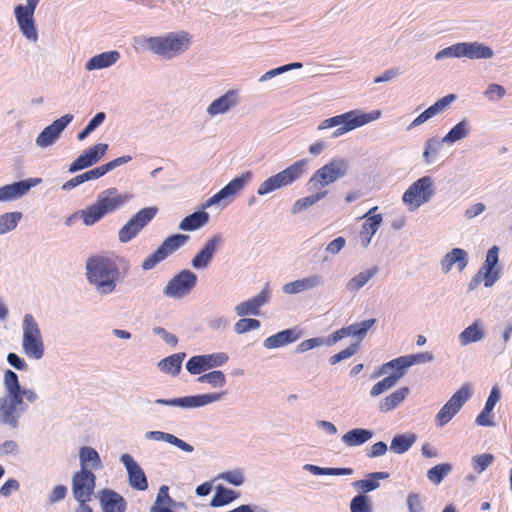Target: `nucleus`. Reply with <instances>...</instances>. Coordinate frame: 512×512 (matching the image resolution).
<instances>
[{
  "mask_svg": "<svg viewBox=\"0 0 512 512\" xmlns=\"http://www.w3.org/2000/svg\"><path fill=\"white\" fill-rule=\"evenodd\" d=\"M79 216L82 218L86 226H91L102 219L105 214L97 202L88 208L79 211Z\"/></svg>",
  "mask_w": 512,
  "mask_h": 512,
  "instance_id": "55",
  "label": "nucleus"
},
{
  "mask_svg": "<svg viewBox=\"0 0 512 512\" xmlns=\"http://www.w3.org/2000/svg\"><path fill=\"white\" fill-rule=\"evenodd\" d=\"M2 384L4 395L0 397V425L17 429L20 418L38 396L33 389L21 387L18 375L10 369L4 372Z\"/></svg>",
  "mask_w": 512,
  "mask_h": 512,
  "instance_id": "2",
  "label": "nucleus"
},
{
  "mask_svg": "<svg viewBox=\"0 0 512 512\" xmlns=\"http://www.w3.org/2000/svg\"><path fill=\"white\" fill-rule=\"evenodd\" d=\"M146 440L152 441H163L170 445L176 446L180 450L186 453H192L194 451V447L189 443L181 440L173 434L163 432V431H148L144 435Z\"/></svg>",
  "mask_w": 512,
  "mask_h": 512,
  "instance_id": "36",
  "label": "nucleus"
},
{
  "mask_svg": "<svg viewBox=\"0 0 512 512\" xmlns=\"http://www.w3.org/2000/svg\"><path fill=\"white\" fill-rule=\"evenodd\" d=\"M389 477L387 472H372L367 474L365 479L353 482V487L362 495L374 491L380 487L379 480H384Z\"/></svg>",
  "mask_w": 512,
  "mask_h": 512,
  "instance_id": "39",
  "label": "nucleus"
},
{
  "mask_svg": "<svg viewBox=\"0 0 512 512\" xmlns=\"http://www.w3.org/2000/svg\"><path fill=\"white\" fill-rule=\"evenodd\" d=\"M444 145L443 138L431 137L424 143L423 161L426 165H431L438 158L439 153Z\"/></svg>",
  "mask_w": 512,
  "mask_h": 512,
  "instance_id": "44",
  "label": "nucleus"
},
{
  "mask_svg": "<svg viewBox=\"0 0 512 512\" xmlns=\"http://www.w3.org/2000/svg\"><path fill=\"white\" fill-rule=\"evenodd\" d=\"M374 436V432L365 428H354L342 435V442L348 447L363 445Z\"/></svg>",
  "mask_w": 512,
  "mask_h": 512,
  "instance_id": "38",
  "label": "nucleus"
},
{
  "mask_svg": "<svg viewBox=\"0 0 512 512\" xmlns=\"http://www.w3.org/2000/svg\"><path fill=\"white\" fill-rule=\"evenodd\" d=\"M456 99L454 94H449L441 99L437 100L433 105L428 107L425 111H423L420 115H418L407 127L408 130H411L415 127H418L428 121L429 119L435 117L436 115L443 113L447 110L450 104Z\"/></svg>",
  "mask_w": 512,
  "mask_h": 512,
  "instance_id": "29",
  "label": "nucleus"
},
{
  "mask_svg": "<svg viewBox=\"0 0 512 512\" xmlns=\"http://www.w3.org/2000/svg\"><path fill=\"white\" fill-rule=\"evenodd\" d=\"M260 321L254 318H244L239 319L234 325V331L236 334H244L246 332L256 330L260 328Z\"/></svg>",
  "mask_w": 512,
  "mask_h": 512,
  "instance_id": "60",
  "label": "nucleus"
},
{
  "mask_svg": "<svg viewBox=\"0 0 512 512\" xmlns=\"http://www.w3.org/2000/svg\"><path fill=\"white\" fill-rule=\"evenodd\" d=\"M120 462L123 464L127 471L129 485L133 489L139 491L146 490L148 488L146 475L139 464L133 459V457L130 454L125 453L120 457Z\"/></svg>",
  "mask_w": 512,
  "mask_h": 512,
  "instance_id": "25",
  "label": "nucleus"
},
{
  "mask_svg": "<svg viewBox=\"0 0 512 512\" xmlns=\"http://www.w3.org/2000/svg\"><path fill=\"white\" fill-rule=\"evenodd\" d=\"M408 394V387H402L392 392L391 394L380 400L379 410L383 413H387L394 410L407 398Z\"/></svg>",
  "mask_w": 512,
  "mask_h": 512,
  "instance_id": "41",
  "label": "nucleus"
},
{
  "mask_svg": "<svg viewBox=\"0 0 512 512\" xmlns=\"http://www.w3.org/2000/svg\"><path fill=\"white\" fill-rule=\"evenodd\" d=\"M218 479L234 486H241L245 481V475L242 469H234L220 473Z\"/></svg>",
  "mask_w": 512,
  "mask_h": 512,
  "instance_id": "59",
  "label": "nucleus"
},
{
  "mask_svg": "<svg viewBox=\"0 0 512 512\" xmlns=\"http://www.w3.org/2000/svg\"><path fill=\"white\" fill-rule=\"evenodd\" d=\"M73 118L74 116L72 114H65L54 120L37 136L35 140L36 145L40 148H47L54 145L60 138L61 133L72 122Z\"/></svg>",
  "mask_w": 512,
  "mask_h": 512,
  "instance_id": "19",
  "label": "nucleus"
},
{
  "mask_svg": "<svg viewBox=\"0 0 512 512\" xmlns=\"http://www.w3.org/2000/svg\"><path fill=\"white\" fill-rule=\"evenodd\" d=\"M357 350H358V343L351 344L344 350L331 356L329 358V362L331 365H335L343 360H346V359L352 357L354 354H356Z\"/></svg>",
  "mask_w": 512,
  "mask_h": 512,
  "instance_id": "64",
  "label": "nucleus"
},
{
  "mask_svg": "<svg viewBox=\"0 0 512 512\" xmlns=\"http://www.w3.org/2000/svg\"><path fill=\"white\" fill-rule=\"evenodd\" d=\"M434 195V183L430 176H423L413 182L402 196L409 211H415L429 202Z\"/></svg>",
  "mask_w": 512,
  "mask_h": 512,
  "instance_id": "10",
  "label": "nucleus"
},
{
  "mask_svg": "<svg viewBox=\"0 0 512 512\" xmlns=\"http://www.w3.org/2000/svg\"><path fill=\"white\" fill-rule=\"evenodd\" d=\"M129 268V261L124 257L97 255L87 259L85 276L95 292L103 297L117 290L118 282L126 276Z\"/></svg>",
  "mask_w": 512,
  "mask_h": 512,
  "instance_id": "1",
  "label": "nucleus"
},
{
  "mask_svg": "<svg viewBox=\"0 0 512 512\" xmlns=\"http://www.w3.org/2000/svg\"><path fill=\"white\" fill-rule=\"evenodd\" d=\"M98 162H99V160L96 159L94 157V155L88 149H86L85 151H83V153L78 158H76L70 164L68 171L70 173H75L77 171L91 167Z\"/></svg>",
  "mask_w": 512,
  "mask_h": 512,
  "instance_id": "54",
  "label": "nucleus"
},
{
  "mask_svg": "<svg viewBox=\"0 0 512 512\" xmlns=\"http://www.w3.org/2000/svg\"><path fill=\"white\" fill-rule=\"evenodd\" d=\"M403 377V373H392L388 374L387 377L383 378L382 380L378 381L376 384L373 385V387L370 390V396L371 397H377L384 392L390 390L396 384L400 381V379Z\"/></svg>",
  "mask_w": 512,
  "mask_h": 512,
  "instance_id": "47",
  "label": "nucleus"
},
{
  "mask_svg": "<svg viewBox=\"0 0 512 512\" xmlns=\"http://www.w3.org/2000/svg\"><path fill=\"white\" fill-rule=\"evenodd\" d=\"M239 104V93L237 90H228L220 97L214 99L206 108V114L216 117L229 113Z\"/></svg>",
  "mask_w": 512,
  "mask_h": 512,
  "instance_id": "26",
  "label": "nucleus"
},
{
  "mask_svg": "<svg viewBox=\"0 0 512 512\" xmlns=\"http://www.w3.org/2000/svg\"><path fill=\"white\" fill-rule=\"evenodd\" d=\"M381 115L382 113L380 110H373L371 112H363L358 109L350 110L346 113L321 121L317 129L318 131H322L330 128H336L332 133V137L337 138L352 130L378 120Z\"/></svg>",
  "mask_w": 512,
  "mask_h": 512,
  "instance_id": "5",
  "label": "nucleus"
},
{
  "mask_svg": "<svg viewBox=\"0 0 512 512\" xmlns=\"http://www.w3.org/2000/svg\"><path fill=\"white\" fill-rule=\"evenodd\" d=\"M468 261V253L464 249L453 248L443 256L440 267L444 274H448L454 266L459 272H462L467 267Z\"/></svg>",
  "mask_w": 512,
  "mask_h": 512,
  "instance_id": "31",
  "label": "nucleus"
},
{
  "mask_svg": "<svg viewBox=\"0 0 512 512\" xmlns=\"http://www.w3.org/2000/svg\"><path fill=\"white\" fill-rule=\"evenodd\" d=\"M223 235L221 233H215L208 238L201 249L194 255L191 260V266L195 270H206L217 251L223 244Z\"/></svg>",
  "mask_w": 512,
  "mask_h": 512,
  "instance_id": "18",
  "label": "nucleus"
},
{
  "mask_svg": "<svg viewBox=\"0 0 512 512\" xmlns=\"http://www.w3.org/2000/svg\"><path fill=\"white\" fill-rule=\"evenodd\" d=\"M407 363L405 356L398 357L393 359L385 364H383L380 369L372 375V378L380 377L383 375H390V372L394 370V373H403L405 375V370L407 369Z\"/></svg>",
  "mask_w": 512,
  "mask_h": 512,
  "instance_id": "49",
  "label": "nucleus"
},
{
  "mask_svg": "<svg viewBox=\"0 0 512 512\" xmlns=\"http://www.w3.org/2000/svg\"><path fill=\"white\" fill-rule=\"evenodd\" d=\"M120 53L116 50L102 52L91 57L85 63L86 71L106 69L116 64L120 59Z\"/></svg>",
  "mask_w": 512,
  "mask_h": 512,
  "instance_id": "34",
  "label": "nucleus"
},
{
  "mask_svg": "<svg viewBox=\"0 0 512 512\" xmlns=\"http://www.w3.org/2000/svg\"><path fill=\"white\" fill-rule=\"evenodd\" d=\"M131 197L130 194H120L116 188H108L98 194L96 202L107 215L122 208Z\"/></svg>",
  "mask_w": 512,
  "mask_h": 512,
  "instance_id": "24",
  "label": "nucleus"
},
{
  "mask_svg": "<svg viewBox=\"0 0 512 512\" xmlns=\"http://www.w3.org/2000/svg\"><path fill=\"white\" fill-rule=\"evenodd\" d=\"M185 356L186 354L184 352L172 354L160 360L157 364V367L165 374L176 376L181 370L182 362Z\"/></svg>",
  "mask_w": 512,
  "mask_h": 512,
  "instance_id": "43",
  "label": "nucleus"
},
{
  "mask_svg": "<svg viewBox=\"0 0 512 512\" xmlns=\"http://www.w3.org/2000/svg\"><path fill=\"white\" fill-rule=\"evenodd\" d=\"M193 36L186 30L165 32L155 36H137L133 38V47L148 52L161 59L170 61L189 51Z\"/></svg>",
  "mask_w": 512,
  "mask_h": 512,
  "instance_id": "3",
  "label": "nucleus"
},
{
  "mask_svg": "<svg viewBox=\"0 0 512 512\" xmlns=\"http://www.w3.org/2000/svg\"><path fill=\"white\" fill-rule=\"evenodd\" d=\"M40 0H26L25 4H18L14 8V15L22 35L33 43L38 40L34 13Z\"/></svg>",
  "mask_w": 512,
  "mask_h": 512,
  "instance_id": "14",
  "label": "nucleus"
},
{
  "mask_svg": "<svg viewBox=\"0 0 512 512\" xmlns=\"http://www.w3.org/2000/svg\"><path fill=\"white\" fill-rule=\"evenodd\" d=\"M98 162H99V160L96 159L94 157V155L88 149H86L85 151H83V153L78 158H76L70 164L68 171L70 173H75L77 171L91 167Z\"/></svg>",
  "mask_w": 512,
  "mask_h": 512,
  "instance_id": "53",
  "label": "nucleus"
},
{
  "mask_svg": "<svg viewBox=\"0 0 512 512\" xmlns=\"http://www.w3.org/2000/svg\"><path fill=\"white\" fill-rule=\"evenodd\" d=\"M302 68V63L300 62H294V63H289V64H286V65H283V66H280V67H277L275 69H272V70H269L267 72H265L260 78H259V82H266V81H269L271 79H274L286 72H289L291 70H294V69H300Z\"/></svg>",
  "mask_w": 512,
  "mask_h": 512,
  "instance_id": "57",
  "label": "nucleus"
},
{
  "mask_svg": "<svg viewBox=\"0 0 512 512\" xmlns=\"http://www.w3.org/2000/svg\"><path fill=\"white\" fill-rule=\"evenodd\" d=\"M382 221L383 217L381 214L368 216L367 219H365L359 232V241L363 248H367L370 245L372 238L379 230Z\"/></svg>",
  "mask_w": 512,
  "mask_h": 512,
  "instance_id": "35",
  "label": "nucleus"
},
{
  "mask_svg": "<svg viewBox=\"0 0 512 512\" xmlns=\"http://www.w3.org/2000/svg\"><path fill=\"white\" fill-rule=\"evenodd\" d=\"M324 285V279L320 274H310L301 279L288 282L282 286L283 293L295 295L305 291L314 290Z\"/></svg>",
  "mask_w": 512,
  "mask_h": 512,
  "instance_id": "28",
  "label": "nucleus"
},
{
  "mask_svg": "<svg viewBox=\"0 0 512 512\" xmlns=\"http://www.w3.org/2000/svg\"><path fill=\"white\" fill-rule=\"evenodd\" d=\"M190 237L185 234H174L166 238L155 252L146 257L141 268L144 271L152 270L157 264L176 252L180 247L189 241Z\"/></svg>",
  "mask_w": 512,
  "mask_h": 512,
  "instance_id": "15",
  "label": "nucleus"
},
{
  "mask_svg": "<svg viewBox=\"0 0 512 512\" xmlns=\"http://www.w3.org/2000/svg\"><path fill=\"white\" fill-rule=\"evenodd\" d=\"M327 193L328 192L326 190L318 191L314 194L296 200L292 205L291 213L298 214L303 210L310 208L311 206L322 200L327 195Z\"/></svg>",
  "mask_w": 512,
  "mask_h": 512,
  "instance_id": "48",
  "label": "nucleus"
},
{
  "mask_svg": "<svg viewBox=\"0 0 512 512\" xmlns=\"http://www.w3.org/2000/svg\"><path fill=\"white\" fill-rule=\"evenodd\" d=\"M375 322L376 320L371 318L360 323H354L343 327L327 337V346H332L338 341L350 336L356 337L358 342H360L366 337L368 330L375 324Z\"/></svg>",
  "mask_w": 512,
  "mask_h": 512,
  "instance_id": "22",
  "label": "nucleus"
},
{
  "mask_svg": "<svg viewBox=\"0 0 512 512\" xmlns=\"http://www.w3.org/2000/svg\"><path fill=\"white\" fill-rule=\"evenodd\" d=\"M21 218V212H7L0 215V235L14 230Z\"/></svg>",
  "mask_w": 512,
  "mask_h": 512,
  "instance_id": "56",
  "label": "nucleus"
},
{
  "mask_svg": "<svg viewBox=\"0 0 512 512\" xmlns=\"http://www.w3.org/2000/svg\"><path fill=\"white\" fill-rule=\"evenodd\" d=\"M270 297V289L268 284H266L257 295L238 303L234 307V311L239 317L258 316L260 314V308L269 302Z\"/></svg>",
  "mask_w": 512,
  "mask_h": 512,
  "instance_id": "23",
  "label": "nucleus"
},
{
  "mask_svg": "<svg viewBox=\"0 0 512 512\" xmlns=\"http://www.w3.org/2000/svg\"><path fill=\"white\" fill-rule=\"evenodd\" d=\"M471 126L467 119H462L454 125L449 132L443 137V142L446 145H453L469 136Z\"/></svg>",
  "mask_w": 512,
  "mask_h": 512,
  "instance_id": "42",
  "label": "nucleus"
},
{
  "mask_svg": "<svg viewBox=\"0 0 512 512\" xmlns=\"http://www.w3.org/2000/svg\"><path fill=\"white\" fill-rule=\"evenodd\" d=\"M251 179L252 173L250 171H246L232 179L219 192L203 202L201 204L200 211H195L194 213L184 217L179 223V229L182 231H195L205 226L209 222V214L205 212V209L216 207L223 210L232 203L235 197L245 188Z\"/></svg>",
  "mask_w": 512,
  "mask_h": 512,
  "instance_id": "4",
  "label": "nucleus"
},
{
  "mask_svg": "<svg viewBox=\"0 0 512 512\" xmlns=\"http://www.w3.org/2000/svg\"><path fill=\"white\" fill-rule=\"evenodd\" d=\"M506 94V90L499 84H489L484 92L485 97L492 102L501 100Z\"/></svg>",
  "mask_w": 512,
  "mask_h": 512,
  "instance_id": "63",
  "label": "nucleus"
},
{
  "mask_svg": "<svg viewBox=\"0 0 512 512\" xmlns=\"http://www.w3.org/2000/svg\"><path fill=\"white\" fill-rule=\"evenodd\" d=\"M225 394V392H214L172 399H156L155 404L177 407L182 410L199 409L222 400Z\"/></svg>",
  "mask_w": 512,
  "mask_h": 512,
  "instance_id": "13",
  "label": "nucleus"
},
{
  "mask_svg": "<svg viewBox=\"0 0 512 512\" xmlns=\"http://www.w3.org/2000/svg\"><path fill=\"white\" fill-rule=\"evenodd\" d=\"M41 183L40 178H29L0 187V202L16 200Z\"/></svg>",
  "mask_w": 512,
  "mask_h": 512,
  "instance_id": "27",
  "label": "nucleus"
},
{
  "mask_svg": "<svg viewBox=\"0 0 512 512\" xmlns=\"http://www.w3.org/2000/svg\"><path fill=\"white\" fill-rule=\"evenodd\" d=\"M378 267L374 266L353 276L345 285V289L349 293L359 292L376 274Z\"/></svg>",
  "mask_w": 512,
  "mask_h": 512,
  "instance_id": "40",
  "label": "nucleus"
},
{
  "mask_svg": "<svg viewBox=\"0 0 512 512\" xmlns=\"http://www.w3.org/2000/svg\"><path fill=\"white\" fill-rule=\"evenodd\" d=\"M300 337L301 332L298 328L285 329L267 337L263 341V347L269 350L282 348L288 344L296 342Z\"/></svg>",
  "mask_w": 512,
  "mask_h": 512,
  "instance_id": "32",
  "label": "nucleus"
},
{
  "mask_svg": "<svg viewBox=\"0 0 512 512\" xmlns=\"http://www.w3.org/2000/svg\"><path fill=\"white\" fill-rule=\"evenodd\" d=\"M23 353L30 359L40 360L45 354V345L38 322L31 314H25L22 320Z\"/></svg>",
  "mask_w": 512,
  "mask_h": 512,
  "instance_id": "7",
  "label": "nucleus"
},
{
  "mask_svg": "<svg viewBox=\"0 0 512 512\" xmlns=\"http://www.w3.org/2000/svg\"><path fill=\"white\" fill-rule=\"evenodd\" d=\"M308 160L300 159L292 163L284 170L271 175L258 187L257 194L265 196L282 188L291 186L306 174Z\"/></svg>",
  "mask_w": 512,
  "mask_h": 512,
  "instance_id": "6",
  "label": "nucleus"
},
{
  "mask_svg": "<svg viewBox=\"0 0 512 512\" xmlns=\"http://www.w3.org/2000/svg\"><path fill=\"white\" fill-rule=\"evenodd\" d=\"M494 461V456L490 453L475 455L471 458V465L477 474L484 472Z\"/></svg>",
  "mask_w": 512,
  "mask_h": 512,
  "instance_id": "58",
  "label": "nucleus"
},
{
  "mask_svg": "<svg viewBox=\"0 0 512 512\" xmlns=\"http://www.w3.org/2000/svg\"><path fill=\"white\" fill-rule=\"evenodd\" d=\"M96 477L92 471H78L72 476V492L77 501H90Z\"/></svg>",
  "mask_w": 512,
  "mask_h": 512,
  "instance_id": "21",
  "label": "nucleus"
},
{
  "mask_svg": "<svg viewBox=\"0 0 512 512\" xmlns=\"http://www.w3.org/2000/svg\"><path fill=\"white\" fill-rule=\"evenodd\" d=\"M452 469L451 463L437 464L427 471V478L433 484L439 485L451 473Z\"/></svg>",
  "mask_w": 512,
  "mask_h": 512,
  "instance_id": "52",
  "label": "nucleus"
},
{
  "mask_svg": "<svg viewBox=\"0 0 512 512\" xmlns=\"http://www.w3.org/2000/svg\"><path fill=\"white\" fill-rule=\"evenodd\" d=\"M197 275L189 269H183L168 280L163 295L173 300H182L189 296L197 285Z\"/></svg>",
  "mask_w": 512,
  "mask_h": 512,
  "instance_id": "11",
  "label": "nucleus"
},
{
  "mask_svg": "<svg viewBox=\"0 0 512 512\" xmlns=\"http://www.w3.org/2000/svg\"><path fill=\"white\" fill-rule=\"evenodd\" d=\"M98 499L102 512H125L127 502L119 493L111 489L98 492Z\"/></svg>",
  "mask_w": 512,
  "mask_h": 512,
  "instance_id": "30",
  "label": "nucleus"
},
{
  "mask_svg": "<svg viewBox=\"0 0 512 512\" xmlns=\"http://www.w3.org/2000/svg\"><path fill=\"white\" fill-rule=\"evenodd\" d=\"M197 382L208 384L212 388H223L226 385V376L221 370H212L201 374L197 378Z\"/></svg>",
  "mask_w": 512,
  "mask_h": 512,
  "instance_id": "51",
  "label": "nucleus"
},
{
  "mask_svg": "<svg viewBox=\"0 0 512 512\" xmlns=\"http://www.w3.org/2000/svg\"><path fill=\"white\" fill-rule=\"evenodd\" d=\"M228 359L225 352L195 355L186 362L185 368L191 375H201L208 370H215V368L225 365Z\"/></svg>",
  "mask_w": 512,
  "mask_h": 512,
  "instance_id": "17",
  "label": "nucleus"
},
{
  "mask_svg": "<svg viewBox=\"0 0 512 512\" xmlns=\"http://www.w3.org/2000/svg\"><path fill=\"white\" fill-rule=\"evenodd\" d=\"M351 512H372V505L365 495L355 496L350 503Z\"/></svg>",
  "mask_w": 512,
  "mask_h": 512,
  "instance_id": "61",
  "label": "nucleus"
},
{
  "mask_svg": "<svg viewBox=\"0 0 512 512\" xmlns=\"http://www.w3.org/2000/svg\"><path fill=\"white\" fill-rule=\"evenodd\" d=\"M486 337L485 327L479 320L473 321L459 335L458 341L462 347L478 343Z\"/></svg>",
  "mask_w": 512,
  "mask_h": 512,
  "instance_id": "33",
  "label": "nucleus"
},
{
  "mask_svg": "<svg viewBox=\"0 0 512 512\" xmlns=\"http://www.w3.org/2000/svg\"><path fill=\"white\" fill-rule=\"evenodd\" d=\"M322 345H327V338L315 337L306 339L297 345L296 352L304 353L314 348L320 347Z\"/></svg>",
  "mask_w": 512,
  "mask_h": 512,
  "instance_id": "62",
  "label": "nucleus"
},
{
  "mask_svg": "<svg viewBox=\"0 0 512 512\" xmlns=\"http://www.w3.org/2000/svg\"><path fill=\"white\" fill-rule=\"evenodd\" d=\"M417 436L413 433L396 435L392 438L390 449L396 454L407 452L416 442Z\"/></svg>",
  "mask_w": 512,
  "mask_h": 512,
  "instance_id": "46",
  "label": "nucleus"
},
{
  "mask_svg": "<svg viewBox=\"0 0 512 512\" xmlns=\"http://www.w3.org/2000/svg\"><path fill=\"white\" fill-rule=\"evenodd\" d=\"M499 262V247L494 245L488 249L485 260L477 271L478 277L484 279V286L492 287L501 276V268L498 266Z\"/></svg>",
  "mask_w": 512,
  "mask_h": 512,
  "instance_id": "20",
  "label": "nucleus"
},
{
  "mask_svg": "<svg viewBox=\"0 0 512 512\" xmlns=\"http://www.w3.org/2000/svg\"><path fill=\"white\" fill-rule=\"evenodd\" d=\"M238 498V494L230 489L221 485L217 486L214 497L210 502L211 507H222Z\"/></svg>",
  "mask_w": 512,
  "mask_h": 512,
  "instance_id": "50",
  "label": "nucleus"
},
{
  "mask_svg": "<svg viewBox=\"0 0 512 512\" xmlns=\"http://www.w3.org/2000/svg\"><path fill=\"white\" fill-rule=\"evenodd\" d=\"M463 57L470 60L491 59L494 57V51L489 46L478 41L458 42L438 51L434 59L440 61L446 58Z\"/></svg>",
  "mask_w": 512,
  "mask_h": 512,
  "instance_id": "8",
  "label": "nucleus"
},
{
  "mask_svg": "<svg viewBox=\"0 0 512 512\" xmlns=\"http://www.w3.org/2000/svg\"><path fill=\"white\" fill-rule=\"evenodd\" d=\"M472 394V386L469 383L463 384L436 414V426L443 427L448 424L459 413L465 403L472 397Z\"/></svg>",
  "mask_w": 512,
  "mask_h": 512,
  "instance_id": "12",
  "label": "nucleus"
},
{
  "mask_svg": "<svg viewBox=\"0 0 512 512\" xmlns=\"http://www.w3.org/2000/svg\"><path fill=\"white\" fill-rule=\"evenodd\" d=\"M302 468L313 475L323 476H350L354 473L352 468L320 467L314 464H305Z\"/></svg>",
  "mask_w": 512,
  "mask_h": 512,
  "instance_id": "45",
  "label": "nucleus"
},
{
  "mask_svg": "<svg viewBox=\"0 0 512 512\" xmlns=\"http://www.w3.org/2000/svg\"><path fill=\"white\" fill-rule=\"evenodd\" d=\"M79 471H93L101 468L102 462L99 453L90 446H83L79 450Z\"/></svg>",
  "mask_w": 512,
  "mask_h": 512,
  "instance_id": "37",
  "label": "nucleus"
},
{
  "mask_svg": "<svg viewBox=\"0 0 512 512\" xmlns=\"http://www.w3.org/2000/svg\"><path fill=\"white\" fill-rule=\"evenodd\" d=\"M157 208L146 207L138 211L118 233L119 241L127 243L138 235V233L155 217Z\"/></svg>",
  "mask_w": 512,
  "mask_h": 512,
  "instance_id": "16",
  "label": "nucleus"
},
{
  "mask_svg": "<svg viewBox=\"0 0 512 512\" xmlns=\"http://www.w3.org/2000/svg\"><path fill=\"white\" fill-rule=\"evenodd\" d=\"M349 170V161L345 158H333L329 163L318 169L309 179L314 189L328 186L338 179L347 175Z\"/></svg>",
  "mask_w": 512,
  "mask_h": 512,
  "instance_id": "9",
  "label": "nucleus"
}]
</instances>
